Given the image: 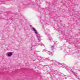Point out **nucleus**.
<instances>
[{"label": "nucleus", "instance_id": "f8f14e48", "mask_svg": "<svg viewBox=\"0 0 80 80\" xmlns=\"http://www.w3.org/2000/svg\"><path fill=\"white\" fill-rule=\"evenodd\" d=\"M55 43H56L55 42H54V45H53L54 46V45L55 44Z\"/></svg>", "mask_w": 80, "mask_h": 80}, {"label": "nucleus", "instance_id": "20e7f679", "mask_svg": "<svg viewBox=\"0 0 80 80\" xmlns=\"http://www.w3.org/2000/svg\"><path fill=\"white\" fill-rule=\"evenodd\" d=\"M51 48L52 50H53L55 49V46H54V45L52 46H51Z\"/></svg>", "mask_w": 80, "mask_h": 80}, {"label": "nucleus", "instance_id": "6e6552de", "mask_svg": "<svg viewBox=\"0 0 80 80\" xmlns=\"http://www.w3.org/2000/svg\"><path fill=\"white\" fill-rule=\"evenodd\" d=\"M38 39V42H41V39H40V38H39V39Z\"/></svg>", "mask_w": 80, "mask_h": 80}, {"label": "nucleus", "instance_id": "f257e3e1", "mask_svg": "<svg viewBox=\"0 0 80 80\" xmlns=\"http://www.w3.org/2000/svg\"><path fill=\"white\" fill-rule=\"evenodd\" d=\"M32 29L33 31H34V33H35L36 34H38V32L35 28H32Z\"/></svg>", "mask_w": 80, "mask_h": 80}, {"label": "nucleus", "instance_id": "9d476101", "mask_svg": "<svg viewBox=\"0 0 80 80\" xmlns=\"http://www.w3.org/2000/svg\"><path fill=\"white\" fill-rule=\"evenodd\" d=\"M49 60L50 61V62H53V60Z\"/></svg>", "mask_w": 80, "mask_h": 80}, {"label": "nucleus", "instance_id": "1a4fd4ad", "mask_svg": "<svg viewBox=\"0 0 80 80\" xmlns=\"http://www.w3.org/2000/svg\"><path fill=\"white\" fill-rule=\"evenodd\" d=\"M73 73L74 75H75V76H77V75H76V74H75V72H73Z\"/></svg>", "mask_w": 80, "mask_h": 80}, {"label": "nucleus", "instance_id": "0eeeda50", "mask_svg": "<svg viewBox=\"0 0 80 80\" xmlns=\"http://www.w3.org/2000/svg\"><path fill=\"white\" fill-rule=\"evenodd\" d=\"M58 65H62V66H63V67H65V65H62V64L60 63H58Z\"/></svg>", "mask_w": 80, "mask_h": 80}, {"label": "nucleus", "instance_id": "423d86ee", "mask_svg": "<svg viewBox=\"0 0 80 80\" xmlns=\"http://www.w3.org/2000/svg\"><path fill=\"white\" fill-rule=\"evenodd\" d=\"M37 37L38 39H39L40 38L42 37L40 35V34H37Z\"/></svg>", "mask_w": 80, "mask_h": 80}, {"label": "nucleus", "instance_id": "ddd939ff", "mask_svg": "<svg viewBox=\"0 0 80 80\" xmlns=\"http://www.w3.org/2000/svg\"><path fill=\"white\" fill-rule=\"evenodd\" d=\"M44 51H45V50L44 49V51H42V52H44Z\"/></svg>", "mask_w": 80, "mask_h": 80}, {"label": "nucleus", "instance_id": "9b49d317", "mask_svg": "<svg viewBox=\"0 0 80 80\" xmlns=\"http://www.w3.org/2000/svg\"><path fill=\"white\" fill-rule=\"evenodd\" d=\"M49 55H53V54H50V53H49Z\"/></svg>", "mask_w": 80, "mask_h": 80}, {"label": "nucleus", "instance_id": "39448f33", "mask_svg": "<svg viewBox=\"0 0 80 80\" xmlns=\"http://www.w3.org/2000/svg\"><path fill=\"white\" fill-rule=\"evenodd\" d=\"M11 55H12V52H10L8 54V57H11Z\"/></svg>", "mask_w": 80, "mask_h": 80}, {"label": "nucleus", "instance_id": "4468645a", "mask_svg": "<svg viewBox=\"0 0 80 80\" xmlns=\"http://www.w3.org/2000/svg\"><path fill=\"white\" fill-rule=\"evenodd\" d=\"M65 79H67V78H66V77H65Z\"/></svg>", "mask_w": 80, "mask_h": 80}, {"label": "nucleus", "instance_id": "f03ea898", "mask_svg": "<svg viewBox=\"0 0 80 80\" xmlns=\"http://www.w3.org/2000/svg\"><path fill=\"white\" fill-rule=\"evenodd\" d=\"M47 59H48V58H41V60H47Z\"/></svg>", "mask_w": 80, "mask_h": 80}, {"label": "nucleus", "instance_id": "7ed1b4c3", "mask_svg": "<svg viewBox=\"0 0 80 80\" xmlns=\"http://www.w3.org/2000/svg\"><path fill=\"white\" fill-rule=\"evenodd\" d=\"M65 68L69 72H72V71L71 70H70V69H68V68L67 67H65Z\"/></svg>", "mask_w": 80, "mask_h": 80}]
</instances>
